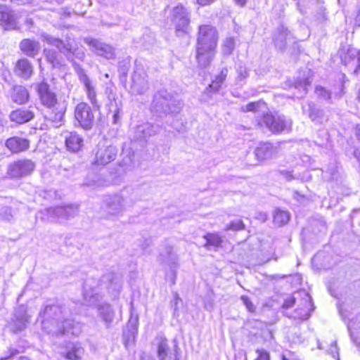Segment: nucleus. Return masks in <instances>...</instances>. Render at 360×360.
Returning a JSON list of instances; mask_svg holds the SVG:
<instances>
[{
  "mask_svg": "<svg viewBox=\"0 0 360 360\" xmlns=\"http://www.w3.org/2000/svg\"><path fill=\"white\" fill-rule=\"evenodd\" d=\"M94 283V281L89 280L84 283L83 297L86 304L96 307L100 315L114 314L111 306L101 301L102 290L105 289L112 300L117 299L122 288V277L115 273H108L103 275L95 286L92 285Z\"/></svg>",
  "mask_w": 360,
  "mask_h": 360,
  "instance_id": "obj_1",
  "label": "nucleus"
},
{
  "mask_svg": "<svg viewBox=\"0 0 360 360\" xmlns=\"http://www.w3.org/2000/svg\"><path fill=\"white\" fill-rule=\"evenodd\" d=\"M218 39V32L214 26L203 25L199 27L196 44V59L202 68L208 66L213 60Z\"/></svg>",
  "mask_w": 360,
  "mask_h": 360,
  "instance_id": "obj_2",
  "label": "nucleus"
},
{
  "mask_svg": "<svg viewBox=\"0 0 360 360\" xmlns=\"http://www.w3.org/2000/svg\"><path fill=\"white\" fill-rule=\"evenodd\" d=\"M37 91L41 104L49 110L45 115L46 120L51 122L54 127H60L64 122V115L66 111L65 103L58 101L56 94L50 89L49 84L45 82L37 85Z\"/></svg>",
  "mask_w": 360,
  "mask_h": 360,
  "instance_id": "obj_3",
  "label": "nucleus"
},
{
  "mask_svg": "<svg viewBox=\"0 0 360 360\" xmlns=\"http://www.w3.org/2000/svg\"><path fill=\"white\" fill-rule=\"evenodd\" d=\"M136 200V192L131 188H124L117 193L105 196L103 205L107 217L118 218L122 216Z\"/></svg>",
  "mask_w": 360,
  "mask_h": 360,
  "instance_id": "obj_4",
  "label": "nucleus"
},
{
  "mask_svg": "<svg viewBox=\"0 0 360 360\" xmlns=\"http://www.w3.org/2000/svg\"><path fill=\"white\" fill-rule=\"evenodd\" d=\"M78 213V207L67 205L46 208L38 212L37 217L43 221L64 222L75 217Z\"/></svg>",
  "mask_w": 360,
  "mask_h": 360,
  "instance_id": "obj_5",
  "label": "nucleus"
},
{
  "mask_svg": "<svg viewBox=\"0 0 360 360\" xmlns=\"http://www.w3.org/2000/svg\"><path fill=\"white\" fill-rule=\"evenodd\" d=\"M149 89L148 75L141 60H136L134 71L131 75L130 92L134 95L145 94Z\"/></svg>",
  "mask_w": 360,
  "mask_h": 360,
  "instance_id": "obj_6",
  "label": "nucleus"
},
{
  "mask_svg": "<svg viewBox=\"0 0 360 360\" xmlns=\"http://www.w3.org/2000/svg\"><path fill=\"white\" fill-rule=\"evenodd\" d=\"M258 124L262 127H266L271 132L279 134L289 132L291 130L292 121L283 115L264 114Z\"/></svg>",
  "mask_w": 360,
  "mask_h": 360,
  "instance_id": "obj_7",
  "label": "nucleus"
},
{
  "mask_svg": "<svg viewBox=\"0 0 360 360\" xmlns=\"http://www.w3.org/2000/svg\"><path fill=\"white\" fill-rule=\"evenodd\" d=\"M52 323L51 319H46L41 321V326L44 330L49 333H55L56 335H68L71 334L78 336L82 332V326L79 322H75L72 318L65 319L58 326V330H53L50 328L49 324Z\"/></svg>",
  "mask_w": 360,
  "mask_h": 360,
  "instance_id": "obj_8",
  "label": "nucleus"
},
{
  "mask_svg": "<svg viewBox=\"0 0 360 360\" xmlns=\"http://www.w3.org/2000/svg\"><path fill=\"white\" fill-rule=\"evenodd\" d=\"M171 21L175 27L178 36L188 32L190 13L181 4L177 5L172 9Z\"/></svg>",
  "mask_w": 360,
  "mask_h": 360,
  "instance_id": "obj_9",
  "label": "nucleus"
},
{
  "mask_svg": "<svg viewBox=\"0 0 360 360\" xmlns=\"http://www.w3.org/2000/svg\"><path fill=\"white\" fill-rule=\"evenodd\" d=\"M84 41L88 45L89 50L98 56L103 57L107 60L115 59V49L111 45L92 37H85Z\"/></svg>",
  "mask_w": 360,
  "mask_h": 360,
  "instance_id": "obj_10",
  "label": "nucleus"
},
{
  "mask_svg": "<svg viewBox=\"0 0 360 360\" xmlns=\"http://www.w3.org/2000/svg\"><path fill=\"white\" fill-rule=\"evenodd\" d=\"M174 102L173 96L167 90L162 89L154 95L151 108L157 112L173 113L176 111L172 108Z\"/></svg>",
  "mask_w": 360,
  "mask_h": 360,
  "instance_id": "obj_11",
  "label": "nucleus"
},
{
  "mask_svg": "<svg viewBox=\"0 0 360 360\" xmlns=\"http://www.w3.org/2000/svg\"><path fill=\"white\" fill-rule=\"evenodd\" d=\"M300 298L302 302L301 309L305 314L310 315L314 311V307L310 295L304 290L296 292L292 295L288 296L284 301L283 308L289 309L294 306L297 299Z\"/></svg>",
  "mask_w": 360,
  "mask_h": 360,
  "instance_id": "obj_12",
  "label": "nucleus"
},
{
  "mask_svg": "<svg viewBox=\"0 0 360 360\" xmlns=\"http://www.w3.org/2000/svg\"><path fill=\"white\" fill-rule=\"evenodd\" d=\"M117 152V148L115 146L100 142L96 148L93 164L105 166L115 160Z\"/></svg>",
  "mask_w": 360,
  "mask_h": 360,
  "instance_id": "obj_13",
  "label": "nucleus"
},
{
  "mask_svg": "<svg viewBox=\"0 0 360 360\" xmlns=\"http://www.w3.org/2000/svg\"><path fill=\"white\" fill-rule=\"evenodd\" d=\"M75 117L82 129L89 130L92 128L94 123V115L88 104L78 103L75 110Z\"/></svg>",
  "mask_w": 360,
  "mask_h": 360,
  "instance_id": "obj_14",
  "label": "nucleus"
},
{
  "mask_svg": "<svg viewBox=\"0 0 360 360\" xmlns=\"http://www.w3.org/2000/svg\"><path fill=\"white\" fill-rule=\"evenodd\" d=\"M342 63L354 75L360 73V51L349 47L346 52L341 53Z\"/></svg>",
  "mask_w": 360,
  "mask_h": 360,
  "instance_id": "obj_15",
  "label": "nucleus"
},
{
  "mask_svg": "<svg viewBox=\"0 0 360 360\" xmlns=\"http://www.w3.org/2000/svg\"><path fill=\"white\" fill-rule=\"evenodd\" d=\"M34 168L35 164L32 160L22 159L11 164L8 173L13 178H21L31 174Z\"/></svg>",
  "mask_w": 360,
  "mask_h": 360,
  "instance_id": "obj_16",
  "label": "nucleus"
},
{
  "mask_svg": "<svg viewBox=\"0 0 360 360\" xmlns=\"http://www.w3.org/2000/svg\"><path fill=\"white\" fill-rule=\"evenodd\" d=\"M160 131V127L156 124L146 122L138 125L134 130L132 140L134 141H143Z\"/></svg>",
  "mask_w": 360,
  "mask_h": 360,
  "instance_id": "obj_17",
  "label": "nucleus"
},
{
  "mask_svg": "<svg viewBox=\"0 0 360 360\" xmlns=\"http://www.w3.org/2000/svg\"><path fill=\"white\" fill-rule=\"evenodd\" d=\"M77 74L79 81L83 84L84 86V90L88 99L94 106L99 108L100 105L96 100V92L95 86L92 82L82 68L78 69Z\"/></svg>",
  "mask_w": 360,
  "mask_h": 360,
  "instance_id": "obj_18",
  "label": "nucleus"
},
{
  "mask_svg": "<svg viewBox=\"0 0 360 360\" xmlns=\"http://www.w3.org/2000/svg\"><path fill=\"white\" fill-rule=\"evenodd\" d=\"M139 316H129L123 334L124 344L126 347L134 345L138 333Z\"/></svg>",
  "mask_w": 360,
  "mask_h": 360,
  "instance_id": "obj_19",
  "label": "nucleus"
},
{
  "mask_svg": "<svg viewBox=\"0 0 360 360\" xmlns=\"http://www.w3.org/2000/svg\"><path fill=\"white\" fill-rule=\"evenodd\" d=\"M41 37L42 41L56 47L61 53L72 52L74 49L73 41H68L67 43H64L62 40L44 32L41 34Z\"/></svg>",
  "mask_w": 360,
  "mask_h": 360,
  "instance_id": "obj_20",
  "label": "nucleus"
},
{
  "mask_svg": "<svg viewBox=\"0 0 360 360\" xmlns=\"http://www.w3.org/2000/svg\"><path fill=\"white\" fill-rule=\"evenodd\" d=\"M0 25L5 30H13L17 27V18L13 11L6 8L0 11Z\"/></svg>",
  "mask_w": 360,
  "mask_h": 360,
  "instance_id": "obj_21",
  "label": "nucleus"
},
{
  "mask_svg": "<svg viewBox=\"0 0 360 360\" xmlns=\"http://www.w3.org/2000/svg\"><path fill=\"white\" fill-rule=\"evenodd\" d=\"M66 313L65 307L58 300H47L39 315H58Z\"/></svg>",
  "mask_w": 360,
  "mask_h": 360,
  "instance_id": "obj_22",
  "label": "nucleus"
},
{
  "mask_svg": "<svg viewBox=\"0 0 360 360\" xmlns=\"http://www.w3.org/2000/svg\"><path fill=\"white\" fill-rule=\"evenodd\" d=\"M160 261L162 264H168L172 271L174 278H175V271L177 269V257L172 253V247L167 245L163 251L160 254Z\"/></svg>",
  "mask_w": 360,
  "mask_h": 360,
  "instance_id": "obj_23",
  "label": "nucleus"
},
{
  "mask_svg": "<svg viewBox=\"0 0 360 360\" xmlns=\"http://www.w3.org/2000/svg\"><path fill=\"white\" fill-rule=\"evenodd\" d=\"M276 153V148L270 143H260L255 150L257 160H264L273 158Z\"/></svg>",
  "mask_w": 360,
  "mask_h": 360,
  "instance_id": "obj_24",
  "label": "nucleus"
},
{
  "mask_svg": "<svg viewBox=\"0 0 360 360\" xmlns=\"http://www.w3.org/2000/svg\"><path fill=\"white\" fill-rule=\"evenodd\" d=\"M34 117V113L30 108H18L13 110L10 114L11 121L18 124H24L32 120Z\"/></svg>",
  "mask_w": 360,
  "mask_h": 360,
  "instance_id": "obj_25",
  "label": "nucleus"
},
{
  "mask_svg": "<svg viewBox=\"0 0 360 360\" xmlns=\"http://www.w3.org/2000/svg\"><path fill=\"white\" fill-rule=\"evenodd\" d=\"M6 146L12 153H20L29 148V141L23 138L13 136L7 139Z\"/></svg>",
  "mask_w": 360,
  "mask_h": 360,
  "instance_id": "obj_26",
  "label": "nucleus"
},
{
  "mask_svg": "<svg viewBox=\"0 0 360 360\" xmlns=\"http://www.w3.org/2000/svg\"><path fill=\"white\" fill-rule=\"evenodd\" d=\"M14 71L18 76L28 79L33 73V67L27 59L22 58L18 60Z\"/></svg>",
  "mask_w": 360,
  "mask_h": 360,
  "instance_id": "obj_27",
  "label": "nucleus"
},
{
  "mask_svg": "<svg viewBox=\"0 0 360 360\" xmlns=\"http://www.w3.org/2000/svg\"><path fill=\"white\" fill-rule=\"evenodd\" d=\"M11 100L19 105L27 103L30 98L27 89L20 85L14 86L11 94Z\"/></svg>",
  "mask_w": 360,
  "mask_h": 360,
  "instance_id": "obj_28",
  "label": "nucleus"
},
{
  "mask_svg": "<svg viewBox=\"0 0 360 360\" xmlns=\"http://www.w3.org/2000/svg\"><path fill=\"white\" fill-rule=\"evenodd\" d=\"M20 50L27 56L34 57L39 50L40 45L39 42L31 39H23L20 44Z\"/></svg>",
  "mask_w": 360,
  "mask_h": 360,
  "instance_id": "obj_29",
  "label": "nucleus"
},
{
  "mask_svg": "<svg viewBox=\"0 0 360 360\" xmlns=\"http://www.w3.org/2000/svg\"><path fill=\"white\" fill-rule=\"evenodd\" d=\"M65 144L68 150L78 151L83 145V139L76 132H70L65 138Z\"/></svg>",
  "mask_w": 360,
  "mask_h": 360,
  "instance_id": "obj_30",
  "label": "nucleus"
},
{
  "mask_svg": "<svg viewBox=\"0 0 360 360\" xmlns=\"http://www.w3.org/2000/svg\"><path fill=\"white\" fill-rule=\"evenodd\" d=\"M228 73V70L226 68H223L219 75H217L214 80L212 81V84L209 85V87L207 89L209 91L217 92L220 89L221 84L224 82L226 78Z\"/></svg>",
  "mask_w": 360,
  "mask_h": 360,
  "instance_id": "obj_31",
  "label": "nucleus"
},
{
  "mask_svg": "<svg viewBox=\"0 0 360 360\" xmlns=\"http://www.w3.org/2000/svg\"><path fill=\"white\" fill-rule=\"evenodd\" d=\"M290 32L288 29L281 27L278 29V34L275 39L276 46L281 50L285 48L287 40L290 39Z\"/></svg>",
  "mask_w": 360,
  "mask_h": 360,
  "instance_id": "obj_32",
  "label": "nucleus"
},
{
  "mask_svg": "<svg viewBox=\"0 0 360 360\" xmlns=\"http://www.w3.org/2000/svg\"><path fill=\"white\" fill-rule=\"evenodd\" d=\"M158 356L160 360H166L168 356L169 346L167 340L163 337H158Z\"/></svg>",
  "mask_w": 360,
  "mask_h": 360,
  "instance_id": "obj_33",
  "label": "nucleus"
},
{
  "mask_svg": "<svg viewBox=\"0 0 360 360\" xmlns=\"http://www.w3.org/2000/svg\"><path fill=\"white\" fill-rule=\"evenodd\" d=\"M206 240L205 246L208 250L215 249L221 245V238L216 233H207L204 236Z\"/></svg>",
  "mask_w": 360,
  "mask_h": 360,
  "instance_id": "obj_34",
  "label": "nucleus"
},
{
  "mask_svg": "<svg viewBox=\"0 0 360 360\" xmlns=\"http://www.w3.org/2000/svg\"><path fill=\"white\" fill-rule=\"evenodd\" d=\"M26 316H14L9 324L10 329L13 333L22 330L27 323Z\"/></svg>",
  "mask_w": 360,
  "mask_h": 360,
  "instance_id": "obj_35",
  "label": "nucleus"
},
{
  "mask_svg": "<svg viewBox=\"0 0 360 360\" xmlns=\"http://www.w3.org/2000/svg\"><path fill=\"white\" fill-rule=\"evenodd\" d=\"M290 214L288 212L277 209L274 214V222L278 226H283L288 222Z\"/></svg>",
  "mask_w": 360,
  "mask_h": 360,
  "instance_id": "obj_36",
  "label": "nucleus"
},
{
  "mask_svg": "<svg viewBox=\"0 0 360 360\" xmlns=\"http://www.w3.org/2000/svg\"><path fill=\"white\" fill-rule=\"evenodd\" d=\"M84 354V349L79 345H75L72 348L68 351L65 357L69 360H81Z\"/></svg>",
  "mask_w": 360,
  "mask_h": 360,
  "instance_id": "obj_37",
  "label": "nucleus"
},
{
  "mask_svg": "<svg viewBox=\"0 0 360 360\" xmlns=\"http://www.w3.org/2000/svg\"><path fill=\"white\" fill-rule=\"evenodd\" d=\"M311 79H310L309 77L300 79L295 82V88L301 91V95L300 96V97L307 94L308 86L311 85Z\"/></svg>",
  "mask_w": 360,
  "mask_h": 360,
  "instance_id": "obj_38",
  "label": "nucleus"
},
{
  "mask_svg": "<svg viewBox=\"0 0 360 360\" xmlns=\"http://www.w3.org/2000/svg\"><path fill=\"white\" fill-rule=\"evenodd\" d=\"M234 47V39L231 37L226 38L223 42L222 51L225 55H230L233 52Z\"/></svg>",
  "mask_w": 360,
  "mask_h": 360,
  "instance_id": "obj_39",
  "label": "nucleus"
},
{
  "mask_svg": "<svg viewBox=\"0 0 360 360\" xmlns=\"http://www.w3.org/2000/svg\"><path fill=\"white\" fill-rule=\"evenodd\" d=\"M130 68V62L129 60H124L119 63L118 71L120 75L123 77H126Z\"/></svg>",
  "mask_w": 360,
  "mask_h": 360,
  "instance_id": "obj_40",
  "label": "nucleus"
},
{
  "mask_svg": "<svg viewBox=\"0 0 360 360\" xmlns=\"http://www.w3.org/2000/svg\"><path fill=\"white\" fill-rule=\"evenodd\" d=\"M309 116L312 121H319V117L322 115V110L316 109L314 105H309Z\"/></svg>",
  "mask_w": 360,
  "mask_h": 360,
  "instance_id": "obj_41",
  "label": "nucleus"
},
{
  "mask_svg": "<svg viewBox=\"0 0 360 360\" xmlns=\"http://www.w3.org/2000/svg\"><path fill=\"white\" fill-rule=\"evenodd\" d=\"M85 184L87 186L91 187H103L106 186L107 184L101 180L98 176H94V179L91 180H89V179H86Z\"/></svg>",
  "mask_w": 360,
  "mask_h": 360,
  "instance_id": "obj_42",
  "label": "nucleus"
},
{
  "mask_svg": "<svg viewBox=\"0 0 360 360\" xmlns=\"http://www.w3.org/2000/svg\"><path fill=\"white\" fill-rule=\"evenodd\" d=\"M245 227L243 222L240 219H236L231 221L226 227V230L239 231L243 229Z\"/></svg>",
  "mask_w": 360,
  "mask_h": 360,
  "instance_id": "obj_43",
  "label": "nucleus"
},
{
  "mask_svg": "<svg viewBox=\"0 0 360 360\" xmlns=\"http://www.w3.org/2000/svg\"><path fill=\"white\" fill-rule=\"evenodd\" d=\"M1 217L6 221H11L13 218L12 210L11 207H4L0 210Z\"/></svg>",
  "mask_w": 360,
  "mask_h": 360,
  "instance_id": "obj_44",
  "label": "nucleus"
},
{
  "mask_svg": "<svg viewBox=\"0 0 360 360\" xmlns=\"http://www.w3.org/2000/svg\"><path fill=\"white\" fill-rule=\"evenodd\" d=\"M47 60L52 64L53 67L58 64L57 53L53 51L45 50Z\"/></svg>",
  "mask_w": 360,
  "mask_h": 360,
  "instance_id": "obj_45",
  "label": "nucleus"
},
{
  "mask_svg": "<svg viewBox=\"0 0 360 360\" xmlns=\"http://www.w3.org/2000/svg\"><path fill=\"white\" fill-rule=\"evenodd\" d=\"M261 104L260 101L251 102L244 106L241 107V110L243 112H256Z\"/></svg>",
  "mask_w": 360,
  "mask_h": 360,
  "instance_id": "obj_46",
  "label": "nucleus"
},
{
  "mask_svg": "<svg viewBox=\"0 0 360 360\" xmlns=\"http://www.w3.org/2000/svg\"><path fill=\"white\" fill-rule=\"evenodd\" d=\"M316 94H317L318 96L325 100H329L330 98V92H329L328 90H326L322 86L316 87Z\"/></svg>",
  "mask_w": 360,
  "mask_h": 360,
  "instance_id": "obj_47",
  "label": "nucleus"
},
{
  "mask_svg": "<svg viewBox=\"0 0 360 360\" xmlns=\"http://www.w3.org/2000/svg\"><path fill=\"white\" fill-rule=\"evenodd\" d=\"M241 301L243 304L246 307L249 312L252 313L255 311V306L247 296H242Z\"/></svg>",
  "mask_w": 360,
  "mask_h": 360,
  "instance_id": "obj_48",
  "label": "nucleus"
},
{
  "mask_svg": "<svg viewBox=\"0 0 360 360\" xmlns=\"http://www.w3.org/2000/svg\"><path fill=\"white\" fill-rule=\"evenodd\" d=\"M256 353L258 354V357L255 360H270L269 352L264 349H257Z\"/></svg>",
  "mask_w": 360,
  "mask_h": 360,
  "instance_id": "obj_49",
  "label": "nucleus"
},
{
  "mask_svg": "<svg viewBox=\"0 0 360 360\" xmlns=\"http://www.w3.org/2000/svg\"><path fill=\"white\" fill-rule=\"evenodd\" d=\"M238 79L240 80L244 79L248 77V72L243 66H239L237 69Z\"/></svg>",
  "mask_w": 360,
  "mask_h": 360,
  "instance_id": "obj_50",
  "label": "nucleus"
},
{
  "mask_svg": "<svg viewBox=\"0 0 360 360\" xmlns=\"http://www.w3.org/2000/svg\"><path fill=\"white\" fill-rule=\"evenodd\" d=\"M105 94L108 96L109 100H115V87L112 86H107L105 89Z\"/></svg>",
  "mask_w": 360,
  "mask_h": 360,
  "instance_id": "obj_51",
  "label": "nucleus"
},
{
  "mask_svg": "<svg viewBox=\"0 0 360 360\" xmlns=\"http://www.w3.org/2000/svg\"><path fill=\"white\" fill-rule=\"evenodd\" d=\"M18 352V350L15 349H10L8 354H6L4 356L1 357L0 360H6L8 358H10L11 356L15 355Z\"/></svg>",
  "mask_w": 360,
  "mask_h": 360,
  "instance_id": "obj_52",
  "label": "nucleus"
},
{
  "mask_svg": "<svg viewBox=\"0 0 360 360\" xmlns=\"http://www.w3.org/2000/svg\"><path fill=\"white\" fill-rule=\"evenodd\" d=\"M181 302V298L176 292L173 293V300L172 302V305L174 307V310L176 309V306L179 302Z\"/></svg>",
  "mask_w": 360,
  "mask_h": 360,
  "instance_id": "obj_53",
  "label": "nucleus"
},
{
  "mask_svg": "<svg viewBox=\"0 0 360 360\" xmlns=\"http://www.w3.org/2000/svg\"><path fill=\"white\" fill-rule=\"evenodd\" d=\"M150 245V240H146L145 245H143V254H150V252L148 250V248Z\"/></svg>",
  "mask_w": 360,
  "mask_h": 360,
  "instance_id": "obj_54",
  "label": "nucleus"
},
{
  "mask_svg": "<svg viewBox=\"0 0 360 360\" xmlns=\"http://www.w3.org/2000/svg\"><path fill=\"white\" fill-rule=\"evenodd\" d=\"M197 3L200 5L201 6H208L217 0H196Z\"/></svg>",
  "mask_w": 360,
  "mask_h": 360,
  "instance_id": "obj_55",
  "label": "nucleus"
},
{
  "mask_svg": "<svg viewBox=\"0 0 360 360\" xmlns=\"http://www.w3.org/2000/svg\"><path fill=\"white\" fill-rule=\"evenodd\" d=\"M281 174L288 181L293 179L292 174L290 172L282 170L281 171Z\"/></svg>",
  "mask_w": 360,
  "mask_h": 360,
  "instance_id": "obj_56",
  "label": "nucleus"
},
{
  "mask_svg": "<svg viewBox=\"0 0 360 360\" xmlns=\"http://www.w3.org/2000/svg\"><path fill=\"white\" fill-rule=\"evenodd\" d=\"M335 169H332L329 172H326V174H323V178L327 180H330L334 175Z\"/></svg>",
  "mask_w": 360,
  "mask_h": 360,
  "instance_id": "obj_57",
  "label": "nucleus"
},
{
  "mask_svg": "<svg viewBox=\"0 0 360 360\" xmlns=\"http://www.w3.org/2000/svg\"><path fill=\"white\" fill-rule=\"evenodd\" d=\"M33 0H11V1H15L18 4H30Z\"/></svg>",
  "mask_w": 360,
  "mask_h": 360,
  "instance_id": "obj_58",
  "label": "nucleus"
},
{
  "mask_svg": "<svg viewBox=\"0 0 360 360\" xmlns=\"http://www.w3.org/2000/svg\"><path fill=\"white\" fill-rule=\"evenodd\" d=\"M178 349H179L178 346L176 345L174 346V359H172V356H169V360H177Z\"/></svg>",
  "mask_w": 360,
  "mask_h": 360,
  "instance_id": "obj_59",
  "label": "nucleus"
},
{
  "mask_svg": "<svg viewBox=\"0 0 360 360\" xmlns=\"http://www.w3.org/2000/svg\"><path fill=\"white\" fill-rule=\"evenodd\" d=\"M235 3L240 7H243L247 2V0H234Z\"/></svg>",
  "mask_w": 360,
  "mask_h": 360,
  "instance_id": "obj_60",
  "label": "nucleus"
},
{
  "mask_svg": "<svg viewBox=\"0 0 360 360\" xmlns=\"http://www.w3.org/2000/svg\"><path fill=\"white\" fill-rule=\"evenodd\" d=\"M119 120V112H117L113 115V122L115 124L117 123Z\"/></svg>",
  "mask_w": 360,
  "mask_h": 360,
  "instance_id": "obj_61",
  "label": "nucleus"
},
{
  "mask_svg": "<svg viewBox=\"0 0 360 360\" xmlns=\"http://www.w3.org/2000/svg\"><path fill=\"white\" fill-rule=\"evenodd\" d=\"M356 135L359 140H360V124H358L356 127Z\"/></svg>",
  "mask_w": 360,
  "mask_h": 360,
  "instance_id": "obj_62",
  "label": "nucleus"
},
{
  "mask_svg": "<svg viewBox=\"0 0 360 360\" xmlns=\"http://www.w3.org/2000/svg\"><path fill=\"white\" fill-rule=\"evenodd\" d=\"M103 320L107 323H110L112 321V316H103Z\"/></svg>",
  "mask_w": 360,
  "mask_h": 360,
  "instance_id": "obj_63",
  "label": "nucleus"
},
{
  "mask_svg": "<svg viewBox=\"0 0 360 360\" xmlns=\"http://www.w3.org/2000/svg\"><path fill=\"white\" fill-rule=\"evenodd\" d=\"M16 360H30V359L27 356H20Z\"/></svg>",
  "mask_w": 360,
  "mask_h": 360,
  "instance_id": "obj_64",
  "label": "nucleus"
}]
</instances>
